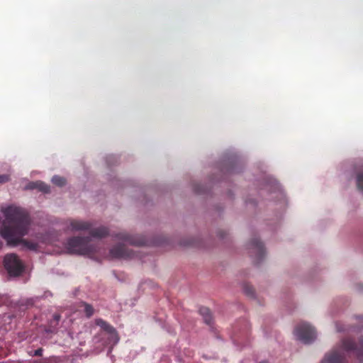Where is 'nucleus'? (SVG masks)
I'll return each mask as SVG.
<instances>
[{
  "mask_svg": "<svg viewBox=\"0 0 363 363\" xmlns=\"http://www.w3.org/2000/svg\"><path fill=\"white\" fill-rule=\"evenodd\" d=\"M260 363H267V362H260Z\"/></svg>",
  "mask_w": 363,
  "mask_h": 363,
  "instance_id": "obj_20",
  "label": "nucleus"
},
{
  "mask_svg": "<svg viewBox=\"0 0 363 363\" xmlns=\"http://www.w3.org/2000/svg\"><path fill=\"white\" fill-rule=\"evenodd\" d=\"M118 238L119 240H121L127 244L140 245L143 244V242L140 240H136L133 236L128 235L126 233H121L118 235Z\"/></svg>",
  "mask_w": 363,
  "mask_h": 363,
  "instance_id": "obj_10",
  "label": "nucleus"
},
{
  "mask_svg": "<svg viewBox=\"0 0 363 363\" xmlns=\"http://www.w3.org/2000/svg\"><path fill=\"white\" fill-rule=\"evenodd\" d=\"M88 238L74 237L69 239L66 245V250L69 253L86 255L95 252L96 250L90 244Z\"/></svg>",
  "mask_w": 363,
  "mask_h": 363,
  "instance_id": "obj_3",
  "label": "nucleus"
},
{
  "mask_svg": "<svg viewBox=\"0 0 363 363\" xmlns=\"http://www.w3.org/2000/svg\"><path fill=\"white\" fill-rule=\"evenodd\" d=\"M294 335L298 340L309 344L317 338V331L311 324L301 322L295 326Z\"/></svg>",
  "mask_w": 363,
  "mask_h": 363,
  "instance_id": "obj_4",
  "label": "nucleus"
},
{
  "mask_svg": "<svg viewBox=\"0 0 363 363\" xmlns=\"http://www.w3.org/2000/svg\"><path fill=\"white\" fill-rule=\"evenodd\" d=\"M108 230L106 227L100 226L91 231V234L93 237L102 238L107 235Z\"/></svg>",
  "mask_w": 363,
  "mask_h": 363,
  "instance_id": "obj_12",
  "label": "nucleus"
},
{
  "mask_svg": "<svg viewBox=\"0 0 363 363\" xmlns=\"http://www.w3.org/2000/svg\"><path fill=\"white\" fill-rule=\"evenodd\" d=\"M26 189H38L43 192H48L49 191V186L40 181L35 182H31L30 183L28 186H26Z\"/></svg>",
  "mask_w": 363,
  "mask_h": 363,
  "instance_id": "obj_11",
  "label": "nucleus"
},
{
  "mask_svg": "<svg viewBox=\"0 0 363 363\" xmlns=\"http://www.w3.org/2000/svg\"><path fill=\"white\" fill-rule=\"evenodd\" d=\"M65 225L66 229L70 231L86 230L90 229L91 226L89 222L75 219L67 220L65 222Z\"/></svg>",
  "mask_w": 363,
  "mask_h": 363,
  "instance_id": "obj_8",
  "label": "nucleus"
},
{
  "mask_svg": "<svg viewBox=\"0 0 363 363\" xmlns=\"http://www.w3.org/2000/svg\"><path fill=\"white\" fill-rule=\"evenodd\" d=\"M39 242H49L47 239V238H43Z\"/></svg>",
  "mask_w": 363,
  "mask_h": 363,
  "instance_id": "obj_19",
  "label": "nucleus"
},
{
  "mask_svg": "<svg viewBox=\"0 0 363 363\" xmlns=\"http://www.w3.org/2000/svg\"><path fill=\"white\" fill-rule=\"evenodd\" d=\"M356 183L358 189L363 192V171H359L357 174Z\"/></svg>",
  "mask_w": 363,
  "mask_h": 363,
  "instance_id": "obj_14",
  "label": "nucleus"
},
{
  "mask_svg": "<svg viewBox=\"0 0 363 363\" xmlns=\"http://www.w3.org/2000/svg\"><path fill=\"white\" fill-rule=\"evenodd\" d=\"M4 266L11 276H18L23 270V264L14 254L7 255L4 258Z\"/></svg>",
  "mask_w": 363,
  "mask_h": 363,
  "instance_id": "obj_5",
  "label": "nucleus"
},
{
  "mask_svg": "<svg viewBox=\"0 0 363 363\" xmlns=\"http://www.w3.org/2000/svg\"><path fill=\"white\" fill-rule=\"evenodd\" d=\"M110 255L113 258H128L133 257L132 252L125 248V244L118 245L111 248Z\"/></svg>",
  "mask_w": 363,
  "mask_h": 363,
  "instance_id": "obj_9",
  "label": "nucleus"
},
{
  "mask_svg": "<svg viewBox=\"0 0 363 363\" xmlns=\"http://www.w3.org/2000/svg\"><path fill=\"white\" fill-rule=\"evenodd\" d=\"M9 180V176L7 174H1L0 175V184H4L7 182Z\"/></svg>",
  "mask_w": 363,
  "mask_h": 363,
  "instance_id": "obj_17",
  "label": "nucleus"
},
{
  "mask_svg": "<svg viewBox=\"0 0 363 363\" xmlns=\"http://www.w3.org/2000/svg\"><path fill=\"white\" fill-rule=\"evenodd\" d=\"M96 325L99 326L107 335H108L109 343L116 344L118 341V337L115 329L111 326L108 323L102 319H96Z\"/></svg>",
  "mask_w": 363,
  "mask_h": 363,
  "instance_id": "obj_6",
  "label": "nucleus"
},
{
  "mask_svg": "<svg viewBox=\"0 0 363 363\" xmlns=\"http://www.w3.org/2000/svg\"><path fill=\"white\" fill-rule=\"evenodd\" d=\"M6 220L0 228V235L9 245H21L25 249L35 250L38 243L28 242L23 237L28 233L30 218L28 213L16 206H9L3 211Z\"/></svg>",
  "mask_w": 363,
  "mask_h": 363,
  "instance_id": "obj_1",
  "label": "nucleus"
},
{
  "mask_svg": "<svg viewBox=\"0 0 363 363\" xmlns=\"http://www.w3.org/2000/svg\"><path fill=\"white\" fill-rule=\"evenodd\" d=\"M250 253L255 257L257 262L261 260L264 255V248L262 242L258 239H255L249 244Z\"/></svg>",
  "mask_w": 363,
  "mask_h": 363,
  "instance_id": "obj_7",
  "label": "nucleus"
},
{
  "mask_svg": "<svg viewBox=\"0 0 363 363\" xmlns=\"http://www.w3.org/2000/svg\"><path fill=\"white\" fill-rule=\"evenodd\" d=\"M200 314L203 317L204 321L210 324L211 321V314L210 310L208 308L202 307L199 310Z\"/></svg>",
  "mask_w": 363,
  "mask_h": 363,
  "instance_id": "obj_13",
  "label": "nucleus"
},
{
  "mask_svg": "<svg viewBox=\"0 0 363 363\" xmlns=\"http://www.w3.org/2000/svg\"><path fill=\"white\" fill-rule=\"evenodd\" d=\"M353 352L357 357L363 360V340L359 341L358 345L349 340L342 341L338 348H335L325 354L321 363H344L346 353Z\"/></svg>",
  "mask_w": 363,
  "mask_h": 363,
  "instance_id": "obj_2",
  "label": "nucleus"
},
{
  "mask_svg": "<svg viewBox=\"0 0 363 363\" xmlns=\"http://www.w3.org/2000/svg\"><path fill=\"white\" fill-rule=\"evenodd\" d=\"M52 182L57 186H62L65 184L66 181L63 177L59 176H55L52 179Z\"/></svg>",
  "mask_w": 363,
  "mask_h": 363,
  "instance_id": "obj_15",
  "label": "nucleus"
},
{
  "mask_svg": "<svg viewBox=\"0 0 363 363\" xmlns=\"http://www.w3.org/2000/svg\"><path fill=\"white\" fill-rule=\"evenodd\" d=\"M84 311L88 317L92 315L94 313L93 308L88 304H84Z\"/></svg>",
  "mask_w": 363,
  "mask_h": 363,
  "instance_id": "obj_16",
  "label": "nucleus"
},
{
  "mask_svg": "<svg viewBox=\"0 0 363 363\" xmlns=\"http://www.w3.org/2000/svg\"><path fill=\"white\" fill-rule=\"evenodd\" d=\"M41 354H42V350H40V349L36 350L34 352V355H35V356H40Z\"/></svg>",
  "mask_w": 363,
  "mask_h": 363,
  "instance_id": "obj_18",
  "label": "nucleus"
}]
</instances>
